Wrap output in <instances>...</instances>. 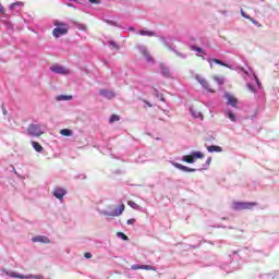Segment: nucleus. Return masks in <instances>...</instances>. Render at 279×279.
I'll return each instance as SVG.
<instances>
[{
  "instance_id": "nucleus-1",
  "label": "nucleus",
  "mask_w": 279,
  "mask_h": 279,
  "mask_svg": "<svg viewBox=\"0 0 279 279\" xmlns=\"http://www.w3.org/2000/svg\"><path fill=\"white\" fill-rule=\"evenodd\" d=\"M196 80L199 82L201 86L205 88L208 93H216V88H219V86H223V78L219 76H213V82L206 81V78H203L199 75H196Z\"/></svg>"
},
{
  "instance_id": "nucleus-2",
  "label": "nucleus",
  "mask_w": 279,
  "mask_h": 279,
  "mask_svg": "<svg viewBox=\"0 0 279 279\" xmlns=\"http://www.w3.org/2000/svg\"><path fill=\"white\" fill-rule=\"evenodd\" d=\"M53 25L56 27L52 31V35L54 38H60V36H66V34H69V25L68 24L54 21Z\"/></svg>"
},
{
  "instance_id": "nucleus-3",
  "label": "nucleus",
  "mask_w": 279,
  "mask_h": 279,
  "mask_svg": "<svg viewBox=\"0 0 279 279\" xmlns=\"http://www.w3.org/2000/svg\"><path fill=\"white\" fill-rule=\"evenodd\" d=\"M258 204L256 203H247V202H233L232 208L233 210H252Z\"/></svg>"
},
{
  "instance_id": "nucleus-4",
  "label": "nucleus",
  "mask_w": 279,
  "mask_h": 279,
  "mask_svg": "<svg viewBox=\"0 0 279 279\" xmlns=\"http://www.w3.org/2000/svg\"><path fill=\"white\" fill-rule=\"evenodd\" d=\"M26 132L28 136H35L37 138L39 136H43V134H45L43 129H40V124H29L28 128L26 129Z\"/></svg>"
},
{
  "instance_id": "nucleus-5",
  "label": "nucleus",
  "mask_w": 279,
  "mask_h": 279,
  "mask_svg": "<svg viewBox=\"0 0 279 279\" xmlns=\"http://www.w3.org/2000/svg\"><path fill=\"white\" fill-rule=\"evenodd\" d=\"M50 71H52V73H58L59 75H69V70L62 65H52L50 68Z\"/></svg>"
},
{
  "instance_id": "nucleus-6",
  "label": "nucleus",
  "mask_w": 279,
  "mask_h": 279,
  "mask_svg": "<svg viewBox=\"0 0 279 279\" xmlns=\"http://www.w3.org/2000/svg\"><path fill=\"white\" fill-rule=\"evenodd\" d=\"M52 195L57 199H64V196L66 195V190H64L63 187H56L52 192Z\"/></svg>"
},
{
  "instance_id": "nucleus-7",
  "label": "nucleus",
  "mask_w": 279,
  "mask_h": 279,
  "mask_svg": "<svg viewBox=\"0 0 279 279\" xmlns=\"http://www.w3.org/2000/svg\"><path fill=\"white\" fill-rule=\"evenodd\" d=\"M225 97L228 100L229 106L236 108V104H239V100L236 99V97H234L230 94H226Z\"/></svg>"
},
{
  "instance_id": "nucleus-8",
  "label": "nucleus",
  "mask_w": 279,
  "mask_h": 279,
  "mask_svg": "<svg viewBox=\"0 0 279 279\" xmlns=\"http://www.w3.org/2000/svg\"><path fill=\"white\" fill-rule=\"evenodd\" d=\"M100 95H102V97H106V99H114L116 94L112 90H108V89H100Z\"/></svg>"
},
{
  "instance_id": "nucleus-9",
  "label": "nucleus",
  "mask_w": 279,
  "mask_h": 279,
  "mask_svg": "<svg viewBox=\"0 0 279 279\" xmlns=\"http://www.w3.org/2000/svg\"><path fill=\"white\" fill-rule=\"evenodd\" d=\"M174 167L177 169H180L181 171H185L187 173H195L196 169L195 168H189L186 166H183L181 163H175Z\"/></svg>"
},
{
  "instance_id": "nucleus-10",
  "label": "nucleus",
  "mask_w": 279,
  "mask_h": 279,
  "mask_svg": "<svg viewBox=\"0 0 279 279\" xmlns=\"http://www.w3.org/2000/svg\"><path fill=\"white\" fill-rule=\"evenodd\" d=\"M123 210H125V205L124 204L120 205L118 209L113 210L110 214V216L111 217H121V215H123Z\"/></svg>"
},
{
  "instance_id": "nucleus-11",
  "label": "nucleus",
  "mask_w": 279,
  "mask_h": 279,
  "mask_svg": "<svg viewBox=\"0 0 279 279\" xmlns=\"http://www.w3.org/2000/svg\"><path fill=\"white\" fill-rule=\"evenodd\" d=\"M33 242L34 243H51L49 238H47L45 235H38V236L33 238Z\"/></svg>"
},
{
  "instance_id": "nucleus-12",
  "label": "nucleus",
  "mask_w": 279,
  "mask_h": 279,
  "mask_svg": "<svg viewBox=\"0 0 279 279\" xmlns=\"http://www.w3.org/2000/svg\"><path fill=\"white\" fill-rule=\"evenodd\" d=\"M207 151H209V154H213V153H221L223 151V149L221 148V146H215V145H211V146H208L207 147Z\"/></svg>"
},
{
  "instance_id": "nucleus-13",
  "label": "nucleus",
  "mask_w": 279,
  "mask_h": 279,
  "mask_svg": "<svg viewBox=\"0 0 279 279\" xmlns=\"http://www.w3.org/2000/svg\"><path fill=\"white\" fill-rule=\"evenodd\" d=\"M241 15L243 16V19H247V21H251V23H253L254 25H258V21L252 19V16H250L248 14H245L243 10H241Z\"/></svg>"
},
{
  "instance_id": "nucleus-14",
  "label": "nucleus",
  "mask_w": 279,
  "mask_h": 279,
  "mask_svg": "<svg viewBox=\"0 0 279 279\" xmlns=\"http://www.w3.org/2000/svg\"><path fill=\"white\" fill-rule=\"evenodd\" d=\"M32 147L35 149V151H38V154H41L43 151V145H40L38 142H32Z\"/></svg>"
},
{
  "instance_id": "nucleus-15",
  "label": "nucleus",
  "mask_w": 279,
  "mask_h": 279,
  "mask_svg": "<svg viewBox=\"0 0 279 279\" xmlns=\"http://www.w3.org/2000/svg\"><path fill=\"white\" fill-rule=\"evenodd\" d=\"M142 56H144V58H146L148 62H154V58H151V54H149V51H147V49L142 50Z\"/></svg>"
},
{
  "instance_id": "nucleus-16",
  "label": "nucleus",
  "mask_w": 279,
  "mask_h": 279,
  "mask_svg": "<svg viewBox=\"0 0 279 279\" xmlns=\"http://www.w3.org/2000/svg\"><path fill=\"white\" fill-rule=\"evenodd\" d=\"M58 101H71L73 99V96L70 95H60L57 97Z\"/></svg>"
},
{
  "instance_id": "nucleus-17",
  "label": "nucleus",
  "mask_w": 279,
  "mask_h": 279,
  "mask_svg": "<svg viewBox=\"0 0 279 279\" xmlns=\"http://www.w3.org/2000/svg\"><path fill=\"white\" fill-rule=\"evenodd\" d=\"M183 160H184V162H187L189 165H193V162H195L193 155L183 156Z\"/></svg>"
},
{
  "instance_id": "nucleus-18",
  "label": "nucleus",
  "mask_w": 279,
  "mask_h": 279,
  "mask_svg": "<svg viewBox=\"0 0 279 279\" xmlns=\"http://www.w3.org/2000/svg\"><path fill=\"white\" fill-rule=\"evenodd\" d=\"M161 73H162V75H165V77H170V75H171L169 68L165 66V64H161Z\"/></svg>"
},
{
  "instance_id": "nucleus-19",
  "label": "nucleus",
  "mask_w": 279,
  "mask_h": 279,
  "mask_svg": "<svg viewBox=\"0 0 279 279\" xmlns=\"http://www.w3.org/2000/svg\"><path fill=\"white\" fill-rule=\"evenodd\" d=\"M60 134H61L62 136H73V131H71V130H69V129H62V130L60 131Z\"/></svg>"
},
{
  "instance_id": "nucleus-20",
  "label": "nucleus",
  "mask_w": 279,
  "mask_h": 279,
  "mask_svg": "<svg viewBox=\"0 0 279 279\" xmlns=\"http://www.w3.org/2000/svg\"><path fill=\"white\" fill-rule=\"evenodd\" d=\"M209 62H215V64H220V66H229L228 63H225L223 61L219 60V59H211L209 60Z\"/></svg>"
},
{
  "instance_id": "nucleus-21",
  "label": "nucleus",
  "mask_w": 279,
  "mask_h": 279,
  "mask_svg": "<svg viewBox=\"0 0 279 279\" xmlns=\"http://www.w3.org/2000/svg\"><path fill=\"white\" fill-rule=\"evenodd\" d=\"M141 36H156V33L151 31H140Z\"/></svg>"
},
{
  "instance_id": "nucleus-22",
  "label": "nucleus",
  "mask_w": 279,
  "mask_h": 279,
  "mask_svg": "<svg viewBox=\"0 0 279 279\" xmlns=\"http://www.w3.org/2000/svg\"><path fill=\"white\" fill-rule=\"evenodd\" d=\"M128 205L133 208L134 210H138L140 206L134 201H129Z\"/></svg>"
},
{
  "instance_id": "nucleus-23",
  "label": "nucleus",
  "mask_w": 279,
  "mask_h": 279,
  "mask_svg": "<svg viewBox=\"0 0 279 279\" xmlns=\"http://www.w3.org/2000/svg\"><path fill=\"white\" fill-rule=\"evenodd\" d=\"M142 269H145L146 271H156V268L151 265H142Z\"/></svg>"
},
{
  "instance_id": "nucleus-24",
  "label": "nucleus",
  "mask_w": 279,
  "mask_h": 279,
  "mask_svg": "<svg viewBox=\"0 0 279 279\" xmlns=\"http://www.w3.org/2000/svg\"><path fill=\"white\" fill-rule=\"evenodd\" d=\"M192 51H197L198 53H206L204 49L197 47V46H191Z\"/></svg>"
},
{
  "instance_id": "nucleus-25",
  "label": "nucleus",
  "mask_w": 279,
  "mask_h": 279,
  "mask_svg": "<svg viewBox=\"0 0 279 279\" xmlns=\"http://www.w3.org/2000/svg\"><path fill=\"white\" fill-rule=\"evenodd\" d=\"M227 117L230 119V121H236V118L232 111H227Z\"/></svg>"
},
{
  "instance_id": "nucleus-26",
  "label": "nucleus",
  "mask_w": 279,
  "mask_h": 279,
  "mask_svg": "<svg viewBox=\"0 0 279 279\" xmlns=\"http://www.w3.org/2000/svg\"><path fill=\"white\" fill-rule=\"evenodd\" d=\"M192 156H193L194 160H195V158H204V155L202 151H195L192 154Z\"/></svg>"
},
{
  "instance_id": "nucleus-27",
  "label": "nucleus",
  "mask_w": 279,
  "mask_h": 279,
  "mask_svg": "<svg viewBox=\"0 0 279 279\" xmlns=\"http://www.w3.org/2000/svg\"><path fill=\"white\" fill-rule=\"evenodd\" d=\"M121 118L118 114H112L110 118V123H114L116 121H119Z\"/></svg>"
},
{
  "instance_id": "nucleus-28",
  "label": "nucleus",
  "mask_w": 279,
  "mask_h": 279,
  "mask_svg": "<svg viewBox=\"0 0 279 279\" xmlns=\"http://www.w3.org/2000/svg\"><path fill=\"white\" fill-rule=\"evenodd\" d=\"M117 235H118L120 239H122L123 241H128V240H129L128 235H125V233H123V232H118Z\"/></svg>"
},
{
  "instance_id": "nucleus-29",
  "label": "nucleus",
  "mask_w": 279,
  "mask_h": 279,
  "mask_svg": "<svg viewBox=\"0 0 279 279\" xmlns=\"http://www.w3.org/2000/svg\"><path fill=\"white\" fill-rule=\"evenodd\" d=\"M11 277H12V278L25 279V276H23V275H17L16 272H12V274H11Z\"/></svg>"
},
{
  "instance_id": "nucleus-30",
  "label": "nucleus",
  "mask_w": 279,
  "mask_h": 279,
  "mask_svg": "<svg viewBox=\"0 0 279 279\" xmlns=\"http://www.w3.org/2000/svg\"><path fill=\"white\" fill-rule=\"evenodd\" d=\"M142 267H143V265H137V264H135V265H132V266H131V269H133V270L136 271L137 269H143Z\"/></svg>"
},
{
  "instance_id": "nucleus-31",
  "label": "nucleus",
  "mask_w": 279,
  "mask_h": 279,
  "mask_svg": "<svg viewBox=\"0 0 279 279\" xmlns=\"http://www.w3.org/2000/svg\"><path fill=\"white\" fill-rule=\"evenodd\" d=\"M247 88L251 90V93H256V87H254V85L247 84Z\"/></svg>"
},
{
  "instance_id": "nucleus-32",
  "label": "nucleus",
  "mask_w": 279,
  "mask_h": 279,
  "mask_svg": "<svg viewBox=\"0 0 279 279\" xmlns=\"http://www.w3.org/2000/svg\"><path fill=\"white\" fill-rule=\"evenodd\" d=\"M128 226H134L136 223V219L132 218L126 221Z\"/></svg>"
},
{
  "instance_id": "nucleus-33",
  "label": "nucleus",
  "mask_w": 279,
  "mask_h": 279,
  "mask_svg": "<svg viewBox=\"0 0 279 279\" xmlns=\"http://www.w3.org/2000/svg\"><path fill=\"white\" fill-rule=\"evenodd\" d=\"M0 14H5V8L0 2Z\"/></svg>"
},
{
  "instance_id": "nucleus-34",
  "label": "nucleus",
  "mask_w": 279,
  "mask_h": 279,
  "mask_svg": "<svg viewBox=\"0 0 279 279\" xmlns=\"http://www.w3.org/2000/svg\"><path fill=\"white\" fill-rule=\"evenodd\" d=\"M89 3L99 4V3H101V0H89Z\"/></svg>"
},
{
  "instance_id": "nucleus-35",
  "label": "nucleus",
  "mask_w": 279,
  "mask_h": 279,
  "mask_svg": "<svg viewBox=\"0 0 279 279\" xmlns=\"http://www.w3.org/2000/svg\"><path fill=\"white\" fill-rule=\"evenodd\" d=\"M213 162V157H208L206 160V165H210Z\"/></svg>"
},
{
  "instance_id": "nucleus-36",
  "label": "nucleus",
  "mask_w": 279,
  "mask_h": 279,
  "mask_svg": "<svg viewBox=\"0 0 279 279\" xmlns=\"http://www.w3.org/2000/svg\"><path fill=\"white\" fill-rule=\"evenodd\" d=\"M84 256H85L86 258H93V254H90V253H84Z\"/></svg>"
},
{
  "instance_id": "nucleus-37",
  "label": "nucleus",
  "mask_w": 279,
  "mask_h": 279,
  "mask_svg": "<svg viewBox=\"0 0 279 279\" xmlns=\"http://www.w3.org/2000/svg\"><path fill=\"white\" fill-rule=\"evenodd\" d=\"M15 5H19V3L11 4V9H14Z\"/></svg>"
},
{
  "instance_id": "nucleus-38",
  "label": "nucleus",
  "mask_w": 279,
  "mask_h": 279,
  "mask_svg": "<svg viewBox=\"0 0 279 279\" xmlns=\"http://www.w3.org/2000/svg\"><path fill=\"white\" fill-rule=\"evenodd\" d=\"M130 31H131V32H134V27H131Z\"/></svg>"
},
{
  "instance_id": "nucleus-39",
  "label": "nucleus",
  "mask_w": 279,
  "mask_h": 279,
  "mask_svg": "<svg viewBox=\"0 0 279 279\" xmlns=\"http://www.w3.org/2000/svg\"><path fill=\"white\" fill-rule=\"evenodd\" d=\"M104 215H109L108 211H104Z\"/></svg>"
},
{
  "instance_id": "nucleus-40",
  "label": "nucleus",
  "mask_w": 279,
  "mask_h": 279,
  "mask_svg": "<svg viewBox=\"0 0 279 279\" xmlns=\"http://www.w3.org/2000/svg\"><path fill=\"white\" fill-rule=\"evenodd\" d=\"M210 69H213V64L210 63Z\"/></svg>"
},
{
  "instance_id": "nucleus-41",
  "label": "nucleus",
  "mask_w": 279,
  "mask_h": 279,
  "mask_svg": "<svg viewBox=\"0 0 279 279\" xmlns=\"http://www.w3.org/2000/svg\"><path fill=\"white\" fill-rule=\"evenodd\" d=\"M111 45H113V47H114V43H111Z\"/></svg>"
}]
</instances>
